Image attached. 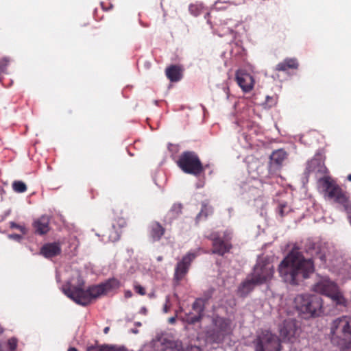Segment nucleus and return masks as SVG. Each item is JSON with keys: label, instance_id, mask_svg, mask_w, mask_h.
I'll return each instance as SVG.
<instances>
[{"label": "nucleus", "instance_id": "nucleus-11", "mask_svg": "<svg viewBox=\"0 0 351 351\" xmlns=\"http://www.w3.org/2000/svg\"><path fill=\"white\" fill-rule=\"evenodd\" d=\"M300 328L298 322L293 318L285 319L278 326L280 337L285 341H293L298 335Z\"/></svg>", "mask_w": 351, "mask_h": 351}, {"label": "nucleus", "instance_id": "nucleus-6", "mask_svg": "<svg viewBox=\"0 0 351 351\" xmlns=\"http://www.w3.org/2000/svg\"><path fill=\"white\" fill-rule=\"evenodd\" d=\"M319 184L325 199L341 205L347 213H351V202L341 188L328 178L320 179Z\"/></svg>", "mask_w": 351, "mask_h": 351}, {"label": "nucleus", "instance_id": "nucleus-2", "mask_svg": "<svg viewBox=\"0 0 351 351\" xmlns=\"http://www.w3.org/2000/svg\"><path fill=\"white\" fill-rule=\"evenodd\" d=\"M119 287V281L113 278L99 285L90 286L85 289L84 281L79 276L77 285H73L71 282L69 281L66 285L62 286V291L76 304L82 306H86L89 305L93 300H96L101 295Z\"/></svg>", "mask_w": 351, "mask_h": 351}, {"label": "nucleus", "instance_id": "nucleus-17", "mask_svg": "<svg viewBox=\"0 0 351 351\" xmlns=\"http://www.w3.org/2000/svg\"><path fill=\"white\" fill-rule=\"evenodd\" d=\"M257 286H259V285L248 274L246 278L238 287L237 294L240 297L245 298Z\"/></svg>", "mask_w": 351, "mask_h": 351}, {"label": "nucleus", "instance_id": "nucleus-12", "mask_svg": "<svg viewBox=\"0 0 351 351\" xmlns=\"http://www.w3.org/2000/svg\"><path fill=\"white\" fill-rule=\"evenodd\" d=\"M206 237L212 241V254L223 256L230 252L232 244L222 240L221 233L218 231H212Z\"/></svg>", "mask_w": 351, "mask_h": 351}, {"label": "nucleus", "instance_id": "nucleus-32", "mask_svg": "<svg viewBox=\"0 0 351 351\" xmlns=\"http://www.w3.org/2000/svg\"><path fill=\"white\" fill-rule=\"evenodd\" d=\"M232 233L230 230H226L221 234L222 240L226 241L228 243H230Z\"/></svg>", "mask_w": 351, "mask_h": 351}, {"label": "nucleus", "instance_id": "nucleus-38", "mask_svg": "<svg viewBox=\"0 0 351 351\" xmlns=\"http://www.w3.org/2000/svg\"><path fill=\"white\" fill-rule=\"evenodd\" d=\"M8 237L17 241H20L22 239V236L19 234H10Z\"/></svg>", "mask_w": 351, "mask_h": 351}, {"label": "nucleus", "instance_id": "nucleus-34", "mask_svg": "<svg viewBox=\"0 0 351 351\" xmlns=\"http://www.w3.org/2000/svg\"><path fill=\"white\" fill-rule=\"evenodd\" d=\"M8 347L10 350H14L17 346V340L15 338H11L8 340Z\"/></svg>", "mask_w": 351, "mask_h": 351}, {"label": "nucleus", "instance_id": "nucleus-24", "mask_svg": "<svg viewBox=\"0 0 351 351\" xmlns=\"http://www.w3.org/2000/svg\"><path fill=\"white\" fill-rule=\"evenodd\" d=\"M213 213V208L212 206H208L207 204L203 202L202 204V209L198 215L196 216V221L199 222L202 220H205L209 215H211Z\"/></svg>", "mask_w": 351, "mask_h": 351}, {"label": "nucleus", "instance_id": "nucleus-7", "mask_svg": "<svg viewBox=\"0 0 351 351\" xmlns=\"http://www.w3.org/2000/svg\"><path fill=\"white\" fill-rule=\"evenodd\" d=\"M274 274V267L268 258H258L249 275L259 285L268 284Z\"/></svg>", "mask_w": 351, "mask_h": 351}, {"label": "nucleus", "instance_id": "nucleus-30", "mask_svg": "<svg viewBox=\"0 0 351 351\" xmlns=\"http://www.w3.org/2000/svg\"><path fill=\"white\" fill-rule=\"evenodd\" d=\"M182 205L181 204H174L172 206V207H171V210H170L169 213H170V214H171L173 217H177L179 214H180V213H181V212H182Z\"/></svg>", "mask_w": 351, "mask_h": 351}, {"label": "nucleus", "instance_id": "nucleus-42", "mask_svg": "<svg viewBox=\"0 0 351 351\" xmlns=\"http://www.w3.org/2000/svg\"><path fill=\"white\" fill-rule=\"evenodd\" d=\"M175 322H176V317H170L169 319V322L170 324H173V323H175Z\"/></svg>", "mask_w": 351, "mask_h": 351}, {"label": "nucleus", "instance_id": "nucleus-10", "mask_svg": "<svg viewBox=\"0 0 351 351\" xmlns=\"http://www.w3.org/2000/svg\"><path fill=\"white\" fill-rule=\"evenodd\" d=\"M212 324L215 329L208 332L209 337L216 343H219L232 331V322L230 319L214 315L212 317Z\"/></svg>", "mask_w": 351, "mask_h": 351}, {"label": "nucleus", "instance_id": "nucleus-28", "mask_svg": "<svg viewBox=\"0 0 351 351\" xmlns=\"http://www.w3.org/2000/svg\"><path fill=\"white\" fill-rule=\"evenodd\" d=\"M290 210L291 208L286 202H280L278 206V213L281 217L289 213Z\"/></svg>", "mask_w": 351, "mask_h": 351}, {"label": "nucleus", "instance_id": "nucleus-3", "mask_svg": "<svg viewBox=\"0 0 351 351\" xmlns=\"http://www.w3.org/2000/svg\"><path fill=\"white\" fill-rule=\"evenodd\" d=\"M330 339L332 345L346 347L351 345V316L335 319L330 325Z\"/></svg>", "mask_w": 351, "mask_h": 351}, {"label": "nucleus", "instance_id": "nucleus-36", "mask_svg": "<svg viewBox=\"0 0 351 351\" xmlns=\"http://www.w3.org/2000/svg\"><path fill=\"white\" fill-rule=\"evenodd\" d=\"M134 289L135 291L140 295H144L145 294V290L144 289V287H143L141 285H136L134 287Z\"/></svg>", "mask_w": 351, "mask_h": 351}, {"label": "nucleus", "instance_id": "nucleus-25", "mask_svg": "<svg viewBox=\"0 0 351 351\" xmlns=\"http://www.w3.org/2000/svg\"><path fill=\"white\" fill-rule=\"evenodd\" d=\"M204 316L198 314L193 313V312L186 313L182 317V319L183 322L187 323L188 324H195L196 323L200 322Z\"/></svg>", "mask_w": 351, "mask_h": 351}, {"label": "nucleus", "instance_id": "nucleus-19", "mask_svg": "<svg viewBox=\"0 0 351 351\" xmlns=\"http://www.w3.org/2000/svg\"><path fill=\"white\" fill-rule=\"evenodd\" d=\"M49 219L47 216H42L40 218L34 221L33 227L36 234L43 235L47 234L49 230Z\"/></svg>", "mask_w": 351, "mask_h": 351}, {"label": "nucleus", "instance_id": "nucleus-15", "mask_svg": "<svg viewBox=\"0 0 351 351\" xmlns=\"http://www.w3.org/2000/svg\"><path fill=\"white\" fill-rule=\"evenodd\" d=\"M287 153L283 149L275 150L269 156V167L275 171L280 168L283 161L287 158Z\"/></svg>", "mask_w": 351, "mask_h": 351}, {"label": "nucleus", "instance_id": "nucleus-21", "mask_svg": "<svg viewBox=\"0 0 351 351\" xmlns=\"http://www.w3.org/2000/svg\"><path fill=\"white\" fill-rule=\"evenodd\" d=\"M167 77L173 82L180 81L182 77V70L178 65H171L165 71Z\"/></svg>", "mask_w": 351, "mask_h": 351}, {"label": "nucleus", "instance_id": "nucleus-20", "mask_svg": "<svg viewBox=\"0 0 351 351\" xmlns=\"http://www.w3.org/2000/svg\"><path fill=\"white\" fill-rule=\"evenodd\" d=\"M86 351H129L123 346L102 344L99 346H90Z\"/></svg>", "mask_w": 351, "mask_h": 351}, {"label": "nucleus", "instance_id": "nucleus-40", "mask_svg": "<svg viewBox=\"0 0 351 351\" xmlns=\"http://www.w3.org/2000/svg\"><path fill=\"white\" fill-rule=\"evenodd\" d=\"M132 295V293L130 291H127L125 293V298H130Z\"/></svg>", "mask_w": 351, "mask_h": 351}, {"label": "nucleus", "instance_id": "nucleus-50", "mask_svg": "<svg viewBox=\"0 0 351 351\" xmlns=\"http://www.w3.org/2000/svg\"><path fill=\"white\" fill-rule=\"evenodd\" d=\"M162 260V256L157 257V261H161Z\"/></svg>", "mask_w": 351, "mask_h": 351}, {"label": "nucleus", "instance_id": "nucleus-22", "mask_svg": "<svg viewBox=\"0 0 351 351\" xmlns=\"http://www.w3.org/2000/svg\"><path fill=\"white\" fill-rule=\"evenodd\" d=\"M165 233V228L158 223L153 222L149 226V237L154 242L159 241Z\"/></svg>", "mask_w": 351, "mask_h": 351}, {"label": "nucleus", "instance_id": "nucleus-47", "mask_svg": "<svg viewBox=\"0 0 351 351\" xmlns=\"http://www.w3.org/2000/svg\"><path fill=\"white\" fill-rule=\"evenodd\" d=\"M168 306L167 304L165 305L164 308H163V310H164V312L165 313H167L168 312Z\"/></svg>", "mask_w": 351, "mask_h": 351}, {"label": "nucleus", "instance_id": "nucleus-46", "mask_svg": "<svg viewBox=\"0 0 351 351\" xmlns=\"http://www.w3.org/2000/svg\"><path fill=\"white\" fill-rule=\"evenodd\" d=\"M147 312V309L145 307H142L141 309V313H143V314H145Z\"/></svg>", "mask_w": 351, "mask_h": 351}, {"label": "nucleus", "instance_id": "nucleus-41", "mask_svg": "<svg viewBox=\"0 0 351 351\" xmlns=\"http://www.w3.org/2000/svg\"><path fill=\"white\" fill-rule=\"evenodd\" d=\"M169 349L165 348L164 346H162L160 349H154V351H169Z\"/></svg>", "mask_w": 351, "mask_h": 351}, {"label": "nucleus", "instance_id": "nucleus-43", "mask_svg": "<svg viewBox=\"0 0 351 351\" xmlns=\"http://www.w3.org/2000/svg\"><path fill=\"white\" fill-rule=\"evenodd\" d=\"M109 330H110V327L109 326H106L104 329V334H108Z\"/></svg>", "mask_w": 351, "mask_h": 351}, {"label": "nucleus", "instance_id": "nucleus-8", "mask_svg": "<svg viewBox=\"0 0 351 351\" xmlns=\"http://www.w3.org/2000/svg\"><path fill=\"white\" fill-rule=\"evenodd\" d=\"M254 351H281L280 338L268 330H263L254 339Z\"/></svg>", "mask_w": 351, "mask_h": 351}, {"label": "nucleus", "instance_id": "nucleus-52", "mask_svg": "<svg viewBox=\"0 0 351 351\" xmlns=\"http://www.w3.org/2000/svg\"><path fill=\"white\" fill-rule=\"evenodd\" d=\"M3 332V330L1 327H0V334L2 333Z\"/></svg>", "mask_w": 351, "mask_h": 351}, {"label": "nucleus", "instance_id": "nucleus-4", "mask_svg": "<svg viewBox=\"0 0 351 351\" xmlns=\"http://www.w3.org/2000/svg\"><path fill=\"white\" fill-rule=\"evenodd\" d=\"M294 303L296 309L304 319L319 317L324 313L323 300L318 295L299 294L295 298Z\"/></svg>", "mask_w": 351, "mask_h": 351}, {"label": "nucleus", "instance_id": "nucleus-31", "mask_svg": "<svg viewBox=\"0 0 351 351\" xmlns=\"http://www.w3.org/2000/svg\"><path fill=\"white\" fill-rule=\"evenodd\" d=\"M189 10L191 14H193L195 16H197L199 15L200 14V10L196 5H190L189 7Z\"/></svg>", "mask_w": 351, "mask_h": 351}, {"label": "nucleus", "instance_id": "nucleus-23", "mask_svg": "<svg viewBox=\"0 0 351 351\" xmlns=\"http://www.w3.org/2000/svg\"><path fill=\"white\" fill-rule=\"evenodd\" d=\"M298 62L295 58H286L283 62L276 65V70L286 71L288 69H296L298 68Z\"/></svg>", "mask_w": 351, "mask_h": 351}, {"label": "nucleus", "instance_id": "nucleus-49", "mask_svg": "<svg viewBox=\"0 0 351 351\" xmlns=\"http://www.w3.org/2000/svg\"><path fill=\"white\" fill-rule=\"evenodd\" d=\"M135 324V326H141L142 325V324H141V323L140 322H135V324Z\"/></svg>", "mask_w": 351, "mask_h": 351}, {"label": "nucleus", "instance_id": "nucleus-33", "mask_svg": "<svg viewBox=\"0 0 351 351\" xmlns=\"http://www.w3.org/2000/svg\"><path fill=\"white\" fill-rule=\"evenodd\" d=\"M10 226L11 228H16V229H19L23 234H25L26 233V229L24 226H22L19 224H17L16 223L14 222V221H11L10 223Z\"/></svg>", "mask_w": 351, "mask_h": 351}, {"label": "nucleus", "instance_id": "nucleus-45", "mask_svg": "<svg viewBox=\"0 0 351 351\" xmlns=\"http://www.w3.org/2000/svg\"><path fill=\"white\" fill-rule=\"evenodd\" d=\"M3 61L5 62V64H3V66L5 67V66H7V64H8V63L9 62V60L7 58H4L3 59Z\"/></svg>", "mask_w": 351, "mask_h": 351}, {"label": "nucleus", "instance_id": "nucleus-35", "mask_svg": "<svg viewBox=\"0 0 351 351\" xmlns=\"http://www.w3.org/2000/svg\"><path fill=\"white\" fill-rule=\"evenodd\" d=\"M119 239H120V234L117 231H114L109 235V239H110V241H111L112 242H115V241H118Z\"/></svg>", "mask_w": 351, "mask_h": 351}, {"label": "nucleus", "instance_id": "nucleus-54", "mask_svg": "<svg viewBox=\"0 0 351 351\" xmlns=\"http://www.w3.org/2000/svg\"><path fill=\"white\" fill-rule=\"evenodd\" d=\"M226 94H227L226 97L228 98V91L226 92Z\"/></svg>", "mask_w": 351, "mask_h": 351}, {"label": "nucleus", "instance_id": "nucleus-5", "mask_svg": "<svg viewBox=\"0 0 351 351\" xmlns=\"http://www.w3.org/2000/svg\"><path fill=\"white\" fill-rule=\"evenodd\" d=\"M312 289L315 292L330 298L332 304L339 309L345 308L347 305V301L338 285L327 277L319 278Z\"/></svg>", "mask_w": 351, "mask_h": 351}, {"label": "nucleus", "instance_id": "nucleus-29", "mask_svg": "<svg viewBox=\"0 0 351 351\" xmlns=\"http://www.w3.org/2000/svg\"><path fill=\"white\" fill-rule=\"evenodd\" d=\"M215 289L213 288H210L206 291L204 292L202 297L199 298L202 302L206 304L209 300L213 297Z\"/></svg>", "mask_w": 351, "mask_h": 351}, {"label": "nucleus", "instance_id": "nucleus-51", "mask_svg": "<svg viewBox=\"0 0 351 351\" xmlns=\"http://www.w3.org/2000/svg\"><path fill=\"white\" fill-rule=\"evenodd\" d=\"M347 178L349 181H351V174H349Z\"/></svg>", "mask_w": 351, "mask_h": 351}, {"label": "nucleus", "instance_id": "nucleus-13", "mask_svg": "<svg viewBox=\"0 0 351 351\" xmlns=\"http://www.w3.org/2000/svg\"><path fill=\"white\" fill-rule=\"evenodd\" d=\"M196 252H188L179 261L175 268L174 279L177 281L181 280L188 272L191 262L197 257Z\"/></svg>", "mask_w": 351, "mask_h": 351}, {"label": "nucleus", "instance_id": "nucleus-27", "mask_svg": "<svg viewBox=\"0 0 351 351\" xmlns=\"http://www.w3.org/2000/svg\"><path fill=\"white\" fill-rule=\"evenodd\" d=\"M12 189L16 193H22L25 192L27 188L25 182L15 180L12 183Z\"/></svg>", "mask_w": 351, "mask_h": 351}, {"label": "nucleus", "instance_id": "nucleus-18", "mask_svg": "<svg viewBox=\"0 0 351 351\" xmlns=\"http://www.w3.org/2000/svg\"><path fill=\"white\" fill-rule=\"evenodd\" d=\"M40 254L47 258H50L59 255L61 253V247L59 243H48L40 248Z\"/></svg>", "mask_w": 351, "mask_h": 351}, {"label": "nucleus", "instance_id": "nucleus-1", "mask_svg": "<svg viewBox=\"0 0 351 351\" xmlns=\"http://www.w3.org/2000/svg\"><path fill=\"white\" fill-rule=\"evenodd\" d=\"M304 250L309 257H304L302 252L293 250L280 263L278 272L285 282L295 285L308 278L314 271L313 259L319 260L321 264L326 263V247L322 242L308 239Z\"/></svg>", "mask_w": 351, "mask_h": 351}, {"label": "nucleus", "instance_id": "nucleus-14", "mask_svg": "<svg viewBox=\"0 0 351 351\" xmlns=\"http://www.w3.org/2000/svg\"><path fill=\"white\" fill-rule=\"evenodd\" d=\"M236 80L238 85L245 93L250 92L254 86V80L253 77L244 71H237L236 73Z\"/></svg>", "mask_w": 351, "mask_h": 351}, {"label": "nucleus", "instance_id": "nucleus-48", "mask_svg": "<svg viewBox=\"0 0 351 351\" xmlns=\"http://www.w3.org/2000/svg\"><path fill=\"white\" fill-rule=\"evenodd\" d=\"M67 351H77V350L75 348H69Z\"/></svg>", "mask_w": 351, "mask_h": 351}, {"label": "nucleus", "instance_id": "nucleus-53", "mask_svg": "<svg viewBox=\"0 0 351 351\" xmlns=\"http://www.w3.org/2000/svg\"><path fill=\"white\" fill-rule=\"evenodd\" d=\"M0 192L1 193H5L4 190L3 189H0Z\"/></svg>", "mask_w": 351, "mask_h": 351}, {"label": "nucleus", "instance_id": "nucleus-16", "mask_svg": "<svg viewBox=\"0 0 351 351\" xmlns=\"http://www.w3.org/2000/svg\"><path fill=\"white\" fill-rule=\"evenodd\" d=\"M326 168L324 163L322 156L317 154L311 160L308 161L306 167V173H310L311 172H316L320 173H325Z\"/></svg>", "mask_w": 351, "mask_h": 351}, {"label": "nucleus", "instance_id": "nucleus-39", "mask_svg": "<svg viewBox=\"0 0 351 351\" xmlns=\"http://www.w3.org/2000/svg\"><path fill=\"white\" fill-rule=\"evenodd\" d=\"M340 348V351H351V345L346 347H339Z\"/></svg>", "mask_w": 351, "mask_h": 351}, {"label": "nucleus", "instance_id": "nucleus-26", "mask_svg": "<svg viewBox=\"0 0 351 351\" xmlns=\"http://www.w3.org/2000/svg\"><path fill=\"white\" fill-rule=\"evenodd\" d=\"M206 304L199 298H196L192 304V309L196 313L204 316Z\"/></svg>", "mask_w": 351, "mask_h": 351}, {"label": "nucleus", "instance_id": "nucleus-37", "mask_svg": "<svg viewBox=\"0 0 351 351\" xmlns=\"http://www.w3.org/2000/svg\"><path fill=\"white\" fill-rule=\"evenodd\" d=\"M266 103L269 107H271L276 104V101H274L273 97L267 96L266 97Z\"/></svg>", "mask_w": 351, "mask_h": 351}, {"label": "nucleus", "instance_id": "nucleus-9", "mask_svg": "<svg viewBox=\"0 0 351 351\" xmlns=\"http://www.w3.org/2000/svg\"><path fill=\"white\" fill-rule=\"evenodd\" d=\"M177 163L178 167L188 174L198 176L204 171L202 164L194 152H183L180 156Z\"/></svg>", "mask_w": 351, "mask_h": 351}, {"label": "nucleus", "instance_id": "nucleus-44", "mask_svg": "<svg viewBox=\"0 0 351 351\" xmlns=\"http://www.w3.org/2000/svg\"><path fill=\"white\" fill-rule=\"evenodd\" d=\"M130 332H131L132 333H134V334H137V333H138V329H136V328H132V329L130 330Z\"/></svg>", "mask_w": 351, "mask_h": 351}]
</instances>
